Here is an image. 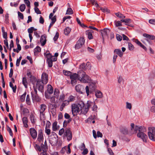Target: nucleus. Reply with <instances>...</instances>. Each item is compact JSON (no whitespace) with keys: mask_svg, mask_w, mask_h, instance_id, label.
I'll return each instance as SVG.
<instances>
[{"mask_svg":"<svg viewBox=\"0 0 155 155\" xmlns=\"http://www.w3.org/2000/svg\"><path fill=\"white\" fill-rule=\"evenodd\" d=\"M78 80L84 83H89L90 82V77L87 75L86 73L83 71H78Z\"/></svg>","mask_w":155,"mask_h":155,"instance_id":"1","label":"nucleus"},{"mask_svg":"<svg viewBox=\"0 0 155 155\" xmlns=\"http://www.w3.org/2000/svg\"><path fill=\"white\" fill-rule=\"evenodd\" d=\"M96 88V85L93 83H91L89 86H87L85 87V90L87 96H88L90 94L94 91Z\"/></svg>","mask_w":155,"mask_h":155,"instance_id":"2","label":"nucleus"},{"mask_svg":"<svg viewBox=\"0 0 155 155\" xmlns=\"http://www.w3.org/2000/svg\"><path fill=\"white\" fill-rule=\"evenodd\" d=\"M52 133L53 134L51 136L49 139L50 142L51 144L56 145L58 142V136L54 132H52Z\"/></svg>","mask_w":155,"mask_h":155,"instance_id":"3","label":"nucleus"},{"mask_svg":"<svg viewBox=\"0 0 155 155\" xmlns=\"http://www.w3.org/2000/svg\"><path fill=\"white\" fill-rule=\"evenodd\" d=\"M39 111L40 119L43 120L45 118L44 111L47 108L46 105L44 104H41L40 106Z\"/></svg>","mask_w":155,"mask_h":155,"instance_id":"4","label":"nucleus"},{"mask_svg":"<svg viewBox=\"0 0 155 155\" xmlns=\"http://www.w3.org/2000/svg\"><path fill=\"white\" fill-rule=\"evenodd\" d=\"M148 135L149 138L150 140H153L155 138V128L153 127H149L148 128Z\"/></svg>","mask_w":155,"mask_h":155,"instance_id":"5","label":"nucleus"},{"mask_svg":"<svg viewBox=\"0 0 155 155\" xmlns=\"http://www.w3.org/2000/svg\"><path fill=\"white\" fill-rule=\"evenodd\" d=\"M85 40L83 37H81L77 41L75 46L76 49H78L81 47L84 44Z\"/></svg>","mask_w":155,"mask_h":155,"instance_id":"6","label":"nucleus"},{"mask_svg":"<svg viewBox=\"0 0 155 155\" xmlns=\"http://www.w3.org/2000/svg\"><path fill=\"white\" fill-rule=\"evenodd\" d=\"M78 72L77 74L74 73L72 74H71L70 78L71 80V83L72 85H74L76 83V79H78Z\"/></svg>","mask_w":155,"mask_h":155,"instance_id":"7","label":"nucleus"},{"mask_svg":"<svg viewBox=\"0 0 155 155\" xmlns=\"http://www.w3.org/2000/svg\"><path fill=\"white\" fill-rule=\"evenodd\" d=\"M71 109L72 113L73 114H77V113H79L80 112H81L80 110L76 104H72Z\"/></svg>","mask_w":155,"mask_h":155,"instance_id":"8","label":"nucleus"},{"mask_svg":"<svg viewBox=\"0 0 155 155\" xmlns=\"http://www.w3.org/2000/svg\"><path fill=\"white\" fill-rule=\"evenodd\" d=\"M91 66L89 62H87L86 64L85 63L81 64L79 66V68L83 70H86V69L90 70Z\"/></svg>","mask_w":155,"mask_h":155,"instance_id":"9","label":"nucleus"},{"mask_svg":"<svg viewBox=\"0 0 155 155\" xmlns=\"http://www.w3.org/2000/svg\"><path fill=\"white\" fill-rule=\"evenodd\" d=\"M94 103L90 101H88L84 108V114H85L88 111L89 108L93 105Z\"/></svg>","mask_w":155,"mask_h":155,"instance_id":"10","label":"nucleus"},{"mask_svg":"<svg viewBox=\"0 0 155 155\" xmlns=\"http://www.w3.org/2000/svg\"><path fill=\"white\" fill-rule=\"evenodd\" d=\"M65 134L68 141H70L71 140L72 134L70 128H67L66 129Z\"/></svg>","mask_w":155,"mask_h":155,"instance_id":"11","label":"nucleus"},{"mask_svg":"<svg viewBox=\"0 0 155 155\" xmlns=\"http://www.w3.org/2000/svg\"><path fill=\"white\" fill-rule=\"evenodd\" d=\"M43 82L40 80H38L36 84V88L38 89L39 91H42L43 88Z\"/></svg>","mask_w":155,"mask_h":155,"instance_id":"12","label":"nucleus"},{"mask_svg":"<svg viewBox=\"0 0 155 155\" xmlns=\"http://www.w3.org/2000/svg\"><path fill=\"white\" fill-rule=\"evenodd\" d=\"M78 107L79 108L81 111V113L84 114V102L82 101H80L77 104Z\"/></svg>","mask_w":155,"mask_h":155,"instance_id":"13","label":"nucleus"},{"mask_svg":"<svg viewBox=\"0 0 155 155\" xmlns=\"http://www.w3.org/2000/svg\"><path fill=\"white\" fill-rule=\"evenodd\" d=\"M41 81L44 84H46L48 82V75L45 73H43L42 74Z\"/></svg>","mask_w":155,"mask_h":155,"instance_id":"14","label":"nucleus"},{"mask_svg":"<svg viewBox=\"0 0 155 155\" xmlns=\"http://www.w3.org/2000/svg\"><path fill=\"white\" fill-rule=\"evenodd\" d=\"M31 135L33 139H36L37 137V132L34 128H31L30 129Z\"/></svg>","mask_w":155,"mask_h":155,"instance_id":"15","label":"nucleus"},{"mask_svg":"<svg viewBox=\"0 0 155 155\" xmlns=\"http://www.w3.org/2000/svg\"><path fill=\"white\" fill-rule=\"evenodd\" d=\"M109 32L110 30L107 28H104L103 30H101V33L103 38L104 39V37H107Z\"/></svg>","mask_w":155,"mask_h":155,"instance_id":"16","label":"nucleus"},{"mask_svg":"<svg viewBox=\"0 0 155 155\" xmlns=\"http://www.w3.org/2000/svg\"><path fill=\"white\" fill-rule=\"evenodd\" d=\"M146 40L150 44H152V42L151 41V40H153L155 39V37L152 35H150L146 34Z\"/></svg>","mask_w":155,"mask_h":155,"instance_id":"17","label":"nucleus"},{"mask_svg":"<svg viewBox=\"0 0 155 155\" xmlns=\"http://www.w3.org/2000/svg\"><path fill=\"white\" fill-rule=\"evenodd\" d=\"M94 31L91 30H89L86 31V34L87 36V37L89 39H91L93 38L92 34Z\"/></svg>","mask_w":155,"mask_h":155,"instance_id":"18","label":"nucleus"},{"mask_svg":"<svg viewBox=\"0 0 155 155\" xmlns=\"http://www.w3.org/2000/svg\"><path fill=\"white\" fill-rule=\"evenodd\" d=\"M44 139L43 134L41 130H40L38 134L37 140L38 141L40 142L41 141H42Z\"/></svg>","mask_w":155,"mask_h":155,"instance_id":"19","label":"nucleus"},{"mask_svg":"<svg viewBox=\"0 0 155 155\" xmlns=\"http://www.w3.org/2000/svg\"><path fill=\"white\" fill-rule=\"evenodd\" d=\"M155 77V69L152 71L148 75V78L150 79H153Z\"/></svg>","mask_w":155,"mask_h":155,"instance_id":"20","label":"nucleus"},{"mask_svg":"<svg viewBox=\"0 0 155 155\" xmlns=\"http://www.w3.org/2000/svg\"><path fill=\"white\" fill-rule=\"evenodd\" d=\"M145 134L142 131L138 132L137 134V136L138 137L141 139L143 141H144L145 140Z\"/></svg>","mask_w":155,"mask_h":155,"instance_id":"21","label":"nucleus"},{"mask_svg":"<svg viewBox=\"0 0 155 155\" xmlns=\"http://www.w3.org/2000/svg\"><path fill=\"white\" fill-rule=\"evenodd\" d=\"M46 36L44 35L41 36V37L40 42L42 46H44L46 44Z\"/></svg>","mask_w":155,"mask_h":155,"instance_id":"22","label":"nucleus"},{"mask_svg":"<svg viewBox=\"0 0 155 155\" xmlns=\"http://www.w3.org/2000/svg\"><path fill=\"white\" fill-rule=\"evenodd\" d=\"M33 100L38 101L40 100V98L38 97L37 94H31Z\"/></svg>","mask_w":155,"mask_h":155,"instance_id":"23","label":"nucleus"},{"mask_svg":"<svg viewBox=\"0 0 155 155\" xmlns=\"http://www.w3.org/2000/svg\"><path fill=\"white\" fill-rule=\"evenodd\" d=\"M22 120L24 126L26 128L27 127H28V125L27 124L28 120L27 117H23L22 118Z\"/></svg>","mask_w":155,"mask_h":155,"instance_id":"24","label":"nucleus"},{"mask_svg":"<svg viewBox=\"0 0 155 155\" xmlns=\"http://www.w3.org/2000/svg\"><path fill=\"white\" fill-rule=\"evenodd\" d=\"M114 52L120 57H122L123 55V53L120 49H115Z\"/></svg>","mask_w":155,"mask_h":155,"instance_id":"25","label":"nucleus"},{"mask_svg":"<svg viewBox=\"0 0 155 155\" xmlns=\"http://www.w3.org/2000/svg\"><path fill=\"white\" fill-rule=\"evenodd\" d=\"M95 95L97 98H101L103 96L102 93L99 91H97L95 92Z\"/></svg>","mask_w":155,"mask_h":155,"instance_id":"26","label":"nucleus"},{"mask_svg":"<svg viewBox=\"0 0 155 155\" xmlns=\"http://www.w3.org/2000/svg\"><path fill=\"white\" fill-rule=\"evenodd\" d=\"M47 91L50 94H52L53 92V89L51 86L50 84L48 85Z\"/></svg>","mask_w":155,"mask_h":155,"instance_id":"27","label":"nucleus"},{"mask_svg":"<svg viewBox=\"0 0 155 155\" xmlns=\"http://www.w3.org/2000/svg\"><path fill=\"white\" fill-rule=\"evenodd\" d=\"M44 55L45 56V57L46 58H47V60H51L52 58H54V56H52L51 54L49 53L47 54H46L45 53L44 54Z\"/></svg>","mask_w":155,"mask_h":155,"instance_id":"28","label":"nucleus"},{"mask_svg":"<svg viewBox=\"0 0 155 155\" xmlns=\"http://www.w3.org/2000/svg\"><path fill=\"white\" fill-rule=\"evenodd\" d=\"M71 31V29L69 27H67L64 30V33L66 35H68Z\"/></svg>","mask_w":155,"mask_h":155,"instance_id":"29","label":"nucleus"},{"mask_svg":"<svg viewBox=\"0 0 155 155\" xmlns=\"http://www.w3.org/2000/svg\"><path fill=\"white\" fill-rule=\"evenodd\" d=\"M121 21L122 22H124L125 23L126 25H127V24L130 23L131 22V20L130 18L121 19Z\"/></svg>","mask_w":155,"mask_h":155,"instance_id":"30","label":"nucleus"},{"mask_svg":"<svg viewBox=\"0 0 155 155\" xmlns=\"http://www.w3.org/2000/svg\"><path fill=\"white\" fill-rule=\"evenodd\" d=\"M58 129L57 127V122H54L52 124V130L54 131H56Z\"/></svg>","mask_w":155,"mask_h":155,"instance_id":"31","label":"nucleus"},{"mask_svg":"<svg viewBox=\"0 0 155 155\" xmlns=\"http://www.w3.org/2000/svg\"><path fill=\"white\" fill-rule=\"evenodd\" d=\"M134 41L138 45L140 46L143 49H145V46L143 45L140 41H139L137 39H134Z\"/></svg>","mask_w":155,"mask_h":155,"instance_id":"32","label":"nucleus"},{"mask_svg":"<svg viewBox=\"0 0 155 155\" xmlns=\"http://www.w3.org/2000/svg\"><path fill=\"white\" fill-rule=\"evenodd\" d=\"M143 130V128L142 127H139L138 126H136L134 128V130L137 132L138 131L139 132L140 131H142Z\"/></svg>","mask_w":155,"mask_h":155,"instance_id":"33","label":"nucleus"},{"mask_svg":"<svg viewBox=\"0 0 155 155\" xmlns=\"http://www.w3.org/2000/svg\"><path fill=\"white\" fill-rule=\"evenodd\" d=\"M22 84H23L25 87L26 88L27 87L28 83L26 81V78L23 77L22 78Z\"/></svg>","mask_w":155,"mask_h":155,"instance_id":"34","label":"nucleus"},{"mask_svg":"<svg viewBox=\"0 0 155 155\" xmlns=\"http://www.w3.org/2000/svg\"><path fill=\"white\" fill-rule=\"evenodd\" d=\"M9 86L10 87H11L13 91V92L14 93H15L16 92V86L15 85V86H13V85L12 83L11 82H10L9 83Z\"/></svg>","mask_w":155,"mask_h":155,"instance_id":"35","label":"nucleus"},{"mask_svg":"<svg viewBox=\"0 0 155 155\" xmlns=\"http://www.w3.org/2000/svg\"><path fill=\"white\" fill-rule=\"evenodd\" d=\"M96 118V116L95 115L93 116L91 115L87 119L88 122H91L92 120H94Z\"/></svg>","mask_w":155,"mask_h":155,"instance_id":"36","label":"nucleus"},{"mask_svg":"<svg viewBox=\"0 0 155 155\" xmlns=\"http://www.w3.org/2000/svg\"><path fill=\"white\" fill-rule=\"evenodd\" d=\"M115 15L117 17L120 18L124 19V18H125V16L124 15L122 14H121L120 12H118L117 13H116Z\"/></svg>","mask_w":155,"mask_h":155,"instance_id":"37","label":"nucleus"},{"mask_svg":"<svg viewBox=\"0 0 155 155\" xmlns=\"http://www.w3.org/2000/svg\"><path fill=\"white\" fill-rule=\"evenodd\" d=\"M30 118L31 122L32 123H35V116L33 114H31Z\"/></svg>","mask_w":155,"mask_h":155,"instance_id":"38","label":"nucleus"},{"mask_svg":"<svg viewBox=\"0 0 155 155\" xmlns=\"http://www.w3.org/2000/svg\"><path fill=\"white\" fill-rule=\"evenodd\" d=\"M63 71L64 74L66 76H70L71 74H72L71 72L69 71H68L66 70H64Z\"/></svg>","mask_w":155,"mask_h":155,"instance_id":"39","label":"nucleus"},{"mask_svg":"<svg viewBox=\"0 0 155 155\" xmlns=\"http://www.w3.org/2000/svg\"><path fill=\"white\" fill-rule=\"evenodd\" d=\"M59 91L58 89H55L54 92V94L55 95V97L58 98L59 96Z\"/></svg>","mask_w":155,"mask_h":155,"instance_id":"40","label":"nucleus"},{"mask_svg":"<svg viewBox=\"0 0 155 155\" xmlns=\"http://www.w3.org/2000/svg\"><path fill=\"white\" fill-rule=\"evenodd\" d=\"M73 11L72 9L70 8H68L66 14L68 15H71L73 14Z\"/></svg>","mask_w":155,"mask_h":155,"instance_id":"41","label":"nucleus"},{"mask_svg":"<svg viewBox=\"0 0 155 155\" xmlns=\"http://www.w3.org/2000/svg\"><path fill=\"white\" fill-rule=\"evenodd\" d=\"M90 2L93 5H95L96 7H98L99 6L97 2L95 0H90Z\"/></svg>","mask_w":155,"mask_h":155,"instance_id":"42","label":"nucleus"},{"mask_svg":"<svg viewBox=\"0 0 155 155\" xmlns=\"http://www.w3.org/2000/svg\"><path fill=\"white\" fill-rule=\"evenodd\" d=\"M19 8L20 11L23 12L24 11L25 8V5L24 4H22L20 6Z\"/></svg>","mask_w":155,"mask_h":155,"instance_id":"43","label":"nucleus"},{"mask_svg":"<svg viewBox=\"0 0 155 155\" xmlns=\"http://www.w3.org/2000/svg\"><path fill=\"white\" fill-rule=\"evenodd\" d=\"M100 8L101 10L103 12L107 13L109 12L110 11L107 8H104L102 7Z\"/></svg>","mask_w":155,"mask_h":155,"instance_id":"44","label":"nucleus"},{"mask_svg":"<svg viewBox=\"0 0 155 155\" xmlns=\"http://www.w3.org/2000/svg\"><path fill=\"white\" fill-rule=\"evenodd\" d=\"M26 94V92H25L23 95H22L21 96V97H20V100H21V101L22 102H23V101H24L25 99V97Z\"/></svg>","mask_w":155,"mask_h":155,"instance_id":"45","label":"nucleus"},{"mask_svg":"<svg viewBox=\"0 0 155 155\" xmlns=\"http://www.w3.org/2000/svg\"><path fill=\"white\" fill-rule=\"evenodd\" d=\"M121 21H118L115 22V25L116 27L121 26H122Z\"/></svg>","mask_w":155,"mask_h":155,"instance_id":"46","label":"nucleus"},{"mask_svg":"<svg viewBox=\"0 0 155 155\" xmlns=\"http://www.w3.org/2000/svg\"><path fill=\"white\" fill-rule=\"evenodd\" d=\"M75 100V97L72 96L71 95L70 96L68 99V101L70 102L74 101Z\"/></svg>","mask_w":155,"mask_h":155,"instance_id":"47","label":"nucleus"},{"mask_svg":"<svg viewBox=\"0 0 155 155\" xmlns=\"http://www.w3.org/2000/svg\"><path fill=\"white\" fill-rule=\"evenodd\" d=\"M81 88V86L80 84H78L76 86L75 89L77 92H80Z\"/></svg>","mask_w":155,"mask_h":155,"instance_id":"48","label":"nucleus"},{"mask_svg":"<svg viewBox=\"0 0 155 155\" xmlns=\"http://www.w3.org/2000/svg\"><path fill=\"white\" fill-rule=\"evenodd\" d=\"M7 130L9 132L10 135L12 137L13 134L12 133V132L11 128L8 126H7Z\"/></svg>","mask_w":155,"mask_h":155,"instance_id":"49","label":"nucleus"},{"mask_svg":"<svg viewBox=\"0 0 155 155\" xmlns=\"http://www.w3.org/2000/svg\"><path fill=\"white\" fill-rule=\"evenodd\" d=\"M47 62L49 67H52L53 65V61H52L51 59L47 60Z\"/></svg>","mask_w":155,"mask_h":155,"instance_id":"50","label":"nucleus"},{"mask_svg":"<svg viewBox=\"0 0 155 155\" xmlns=\"http://www.w3.org/2000/svg\"><path fill=\"white\" fill-rule=\"evenodd\" d=\"M34 10L35 12L37 14H41V12L39 8L37 7H35Z\"/></svg>","mask_w":155,"mask_h":155,"instance_id":"51","label":"nucleus"},{"mask_svg":"<svg viewBox=\"0 0 155 155\" xmlns=\"http://www.w3.org/2000/svg\"><path fill=\"white\" fill-rule=\"evenodd\" d=\"M45 132L48 135H49L51 133V130L47 127H45Z\"/></svg>","mask_w":155,"mask_h":155,"instance_id":"52","label":"nucleus"},{"mask_svg":"<svg viewBox=\"0 0 155 155\" xmlns=\"http://www.w3.org/2000/svg\"><path fill=\"white\" fill-rule=\"evenodd\" d=\"M128 48L130 50H132L133 49L134 47L133 45L130 43L128 44Z\"/></svg>","mask_w":155,"mask_h":155,"instance_id":"53","label":"nucleus"},{"mask_svg":"<svg viewBox=\"0 0 155 155\" xmlns=\"http://www.w3.org/2000/svg\"><path fill=\"white\" fill-rule=\"evenodd\" d=\"M126 108H127L129 109L130 110L132 108V106L131 104L130 103H129L128 102H127Z\"/></svg>","mask_w":155,"mask_h":155,"instance_id":"54","label":"nucleus"},{"mask_svg":"<svg viewBox=\"0 0 155 155\" xmlns=\"http://www.w3.org/2000/svg\"><path fill=\"white\" fill-rule=\"evenodd\" d=\"M18 17H19L21 19H24V16L23 14L19 12H18Z\"/></svg>","mask_w":155,"mask_h":155,"instance_id":"55","label":"nucleus"},{"mask_svg":"<svg viewBox=\"0 0 155 155\" xmlns=\"http://www.w3.org/2000/svg\"><path fill=\"white\" fill-rule=\"evenodd\" d=\"M26 102L27 104H30V99L29 98V96L28 95H27V96L26 98Z\"/></svg>","mask_w":155,"mask_h":155,"instance_id":"56","label":"nucleus"},{"mask_svg":"<svg viewBox=\"0 0 155 155\" xmlns=\"http://www.w3.org/2000/svg\"><path fill=\"white\" fill-rule=\"evenodd\" d=\"M41 51V48L39 46H37L34 49L35 52H39Z\"/></svg>","mask_w":155,"mask_h":155,"instance_id":"57","label":"nucleus"},{"mask_svg":"<svg viewBox=\"0 0 155 155\" xmlns=\"http://www.w3.org/2000/svg\"><path fill=\"white\" fill-rule=\"evenodd\" d=\"M116 38L117 40L118 41H121L122 39V36L119 34L116 35Z\"/></svg>","mask_w":155,"mask_h":155,"instance_id":"58","label":"nucleus"},{"mask_svg":"<svg viewBox=\"0 0 155 155\" xmlns=\"http://www.w3.org/2000/svg\"><path fill=\"white\" fill-rule=\"evenodd\" d=\"M64 97H65L64 95L63 94H62L60 96L59 100L61 101H63L64 100Z\"/></svg>","mask_w":155,"mask_h":155,"instance_id":"59","label":"nucleus"},{"mask_svg":"<svg viewBox=\"0 0 155 155\" xmlns=\"http://www.w3.org/2000/svg\"><path fill=\"white\" fill-rule=\"evenodd\" d=\"M24 2L28 7H30V2L28 0H24Z\"/></svg>","mask_w":155,"mask_h":155,"instance_id":"60","label":"nucleus"},{"mask_svg":"<svg viewBox=\"0 0 155 155\" xmlns=\"http://www.w3.org/2000/svg\"><path fill=\"white\" fill-rule=\"evenodd\" d=\"M64 129L63 128H61L59 130V134L60 136L62 135L64 133Z\"/></svg>","mask_w":155,"mask_h":155,"instance_id":"61","label":"nucleus"},{"mask_svg":"<svg viewBox=\"0 0 155 155\" xmlns=\"http://www.w3.org/2000/svg\"><path fill=\"white\" fill-rule=\"evenodd\" d=\"M59 33H58V32H56L55 35V36H54V41H56L58 39L59 37Z\"/></svg>","mask_w":155,"mask_h":155,"instance_id":"62","label":"nucleus"},{"mask_svg":"<svg viewBox=\"0 0 155 155\" xmlns=\"http://www.w3.org/2000/svg\"><path fill=\"white\" fill-rule=\"evenodd\" d=\"M150 24L155 25V20L154 19H151L149 21Z\"/></svg>","mask_w":155,"mask_h":155,"instance_id":"63","label":"nucleus"},{"mask_svg":"<svg viewBox=\"0 0 155 155\" xmlns=\"http://www.w3.org/2000/svg\"><path fill=\"white\" fill-rule=\"evenodd\" d=\"M44 22V20L41 16H40L39 18V22L41 24H43Z\"/></svg>","mask_w":155,"mask_h":155,"instance_id":"64","label":"nucleus"}]
</instances>
